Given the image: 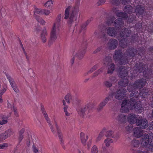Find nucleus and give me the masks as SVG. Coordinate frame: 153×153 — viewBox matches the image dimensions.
<instances>
[{"label": "nucleus", "mask_w": 153, "mask_h": 153, "mask_svg": "<svg viewBox=\"0 0 153 153\" xmlns=\"http://www.w3.org/2000/svg\"><path fill=\"white\" fill-rule=\"evenodd\" d=\"M129 109H135V110H137L140 112L143 110L139 102L133 100H124L122 104L121 110L126 112Z\"/></svg>", "instance_id": "1"}, {"label": "nucleus", "mask_w": 153, "mask_h": 153, "mask_svg": "<svg viewBox=\"0 0 153 153\" xmlns=\"http://www.w3.org/2000/svg\"><path fill=\"white\" fill-rule=\"evenodd\" d=\"M61 18V17L60 15H58L56 22L54 23L53 25L51 33V39L52 40L54 41L56 38L57 33L61 26L60 21Z\"/></svg>", "instance_id": "2"}, {"label": "nucleus", "mask_w": 153, "mask_h": 153, "mask_svg": "<svg viewBox=\"0 0 153 153\" xmlns=\"http://www.w3.org/2000/svg\"><path fill=\"white\" fill-rule=\"evenodd\" d=\"M128 120L130 124H134L136 123L138 125H140L142 128H145L148 126L147 122L145 119L140 120H137L136 116L130 114L128 117Z\"/></svg>", "instance_id": "3"}, {"label": "nucleus", "mask_w": 153, "mask_h": 153, "mask_svg": "<svg viewBox=\"0 0 153 153\" xmlns=\"http://www.w3.org/2000/svg\"><path fill=\"white\" fill-rule=\"evenodd\" d=\"M76 13L74 10H65V19H69V22H72L76 19Z\"/></svg>", "instance_id": "4"}, {"label": "nucleus", "mask_w": 153, "mask_h": 153, "mask_svg": "<svg viewBox=\"0 0 153 153\" xmlns=\"http://www.w3.org/2000/svg\"><path fill=\"white\" fill-rule=\"evenodd\" d=\"M142 144L146 147L151 148L153 146V134H149L148 138L144 139Z\"/></svg>", "instance_id": "5"}, {"label": "nucleus", "mask_w": 153, "mask_h": 153, "mask_svg": "<svg viewBox=\"0 0 153 153\" xmlns=\"http://www.w3.org/2000/svg\"><path fill=\"white\" fill-rule=\"evenodd\" d=\"M13 133L11 129H8L4 133H0V141L4 140L10 137Z\"/></svg>", "instance_id": "6"}, {"label": "nucleus", "mask_w": 153, "mask_h": 153, "mask_svg": "<svg viewBox=\"0 0 153 153\" xmlns=\"http://www.w3.org/2000/svg\"><path fill=\"white\" fill-rule=\"evenodd\" d=\"M113 96V94H110L106 97L99 105V109L102 108L106 105L109 101L112 99Z\"/></svg>", "instance_id": "7"}, {"label": "nucleus", "mask_w": 153, "mask_h": 153, "mask_svg": "<svg viewBox=\"0 0 153 153\" xmlns=\"http://www.w3.org/2000/svg\"><path fill=\"white\" fill-rule=\"evenodd\" d=\"M5 74L7 78L9 80L10 83L14 91L16 92H18L19 90L16 85L15 84L14 82L12 80L11 77L8 74L5 73Z\"/></svg>", "instance_id": "8"}, {"label": "nucleus", "mask_w": 153, "mask_h": 153, "mask_svg": "<svg viewBox=\"0 0 153 153\" xmlns=\"http://www.w3.org/2000/svg\"><path fill=\"white\" fill-rule=\"evenodd\" d=\"M42 112L43 115L44 116L45 119H46V120H47V122L49 124L50 127L51 129V130L52 132L53 133H55V131L53 129V126L51 124V123L50 119H49V118L48 117V115L47 114L46 111H45V110H42Z\"/></svg>", "instance_id": "9"}, {"label": "nucleus", "mask_w": 153, "mask_h": 153, "mask_svg": "<svg viewBox=\"0 0 153 153\" xmlns=\"http://www.w3.org/2000/svg\"><path fill=\"white\" fill-rule=\"evenodd\" d=\"M142 131L141 129L138 127L134 130V134L137 137H139L142 135Z\"/></svg>", "instance_id": "10"}, {"label": "nucleus", "mask_w": 153, "mask_h": 153, "mask_svg": "<svg viewBox=\"0 0 153 153\" xmlns=\"http://www.w3.org/2000/svg\"><path fill=\"white\" fill-rule=\"evenodd\" d=\"M123 89H121L117 91L115 94V98L118 99H122L124 96V92H122Z\"/></svg>", "instance_id": "11"}, {"label": "nucleus", "mask_w": 153, "mask_h": 153, "mask_svg": "<svg viewBox=\"0 0 153 153\" xmlns=\"http://www.w3.org/2000/svg\"><path fill=\"white\" fill-rule=\"evenodd\" d=\"M117 42L115 39H111L110 40L108 43V46L111 49H114L117 46Z\"/></svg>", "instance_id": "12"}, {"label": "nucleus", "mask_w": 153, "mask_h": 153, "mask_svg": "<svg viewBox=\"0 0 153 153\" xmlns=\"http://www.w3.org/2000/svg\"><path fill=\"white\" fill-rule=\"evenodd\" d=\"M129 0H120V1L118 0H112V3L116 5L117 6L120 4V3L122 4L126 5L128 3Z\"/></svg>", "instance_id": "13"}, {"label": "nucleus", "mask_w": 153, "mask_h": 153, "mask_svg": "<svg viewBox=\"0 0 153 153\" xmlns=\"http://www.w3.org/2000/svg\"><path fill=\"white\" fill-rule=\"evenodd\" d=\"M65 100H63L62 101V103L64 106L63 108L64 111L65 113V114L66 116H69L71 114V113L68 112V106L66 105V102Z\"/></svg>", "instance_id": "14"}, {"label": "nucleus", "mask_w": 153, "mask_h": 153, "mask_svg": "<svg viewBox=\"0 0 153 153\" xmlns=\"http://www.w3.org/2000/svg\"><path fill=\"white\" fill-rule=\"evenodd\" d=\"M50 12L49 10H35L34 12L35 14H39L40 15H48L50 14Z\"/></svg>", "instance_id": "15"}, {"label": "nucleus", "mask_w": 153, "mask_h": 153, "mask_svg": "<svg viewBox=\"0 0 153 153\" xmlns=\"http://www.w3.org/2000/svg\"><path fill=\"white\" fill-rule=\"evenodd\" d=\"M72 58L71 60V62L72 64H73L74 63V59L76 57H78L79 58H81L82 56L80 55L78 51H74L72 55Z\"/></svg>", "instance_id": "16"}, {"label": "nucleus", "mask_w": 153, "mask_h": 153, "mask_svg": "<svg viewBox=\"0 0 153 153\" xmlns=\"http://www.w3.org/2000/svg\"><path fill=\"white\" fill-rule=\"evenodd\" d=\"M64 99L67 103H70L72 100V96L70 93L67 94L64 97Z\"/></svg>", "instance_id": "17"}, {"label": "nucleus", "mask_w": 153, "mask_h": 153, "mask_svg": "<svg viewBox=\"0 0 153 153\" xmlns=\"http://www.w3.org/2000/svg\"><path fill=\"white\" fill-rule=\"evenodd\" d=\"M80 138L82 143L84 144L88 139V136L87 135H85L83 132H82L80 133Z\"/></svg>", "instance_id": "18"}, {"label": "nucleus", "mask_w": 153, "mask_h": 153, "mask_svg": "<svg viewBox=\"0 0 153 153\" xmlns=\"http://www.w3.org/2000/svg\"><path fill=\"white\" fill-rule=\"evenodd\" d=\"M106 131V129L104 128L100 132L96 139V142L99 141L101 140L102 137L104 136V133Z\"/></svg>", "instance_id": "19"}, {"label": "nucleus", "mask_w": 153, "mask_h": 153, "mask_svg": "<svg viewBox=\"0 0 153 153\" xmlns=\"http://www.w3.org/2000/svg\"><path fill=\"white\" fill-rule=\"evenodd\" d=\"M107 33L108 34L111 36H113L115 35L116 31L113 28H109L107 30Z\"/></svg>", "instance_id": "20"}, {"label": "nucleus", "mask_w": 153, "mask_h": 153, "mask_svg": "<svg viewBox=\"0 0 153 153\" xmlns=\"http://www.w3.org/2000/svg\"><path fill=\"white\" fill-rule=\"evenodd\" d=\"M114 78H112L110 79V81H105L104 82V85L108 87H110L112 85V84L111 82H112L114 80Z\"/></svg>", "instance_id": "21"}, {"label": "nucleus", "mask_w": 153, "mask_h": 153, "mask_svg": "<svg viewBox=\"0 0 153 153\" xmlns=\"http://www.w3.org/2000/svg\"><path fill=\"white\" fill-rule=\"evenodd\" d=\"M117 119L119 121L124 122L126 120V117L123 114H122L119 115Z\"/></svg>", "instance_id": "22"}, {"label": "nucleus", "mask_w": 153, "mask_h": 153, "mask_svg": "<svg viewBox=\"0 0 153 153\" xmlns=\"http://www.w3.org/2000/svg\"><path fill=\"white\" fill-rule=\"evenodd\" d=\"M113 142L112 139L110 138H107L104 140V142L105 144V145L107 147H109L110 144Z\"/></svg>", "instance_id": "23"}, {"label": "nucleus", "mask_w": 153, "mask_h": 153, "mask_svg": "<svg viewBox=\"0 0 153 153\" xmlns=\"http://www.w3.org/2000/svg\"><path fill=\"white\" fill-rule=\"evenodd\" d=\"M47 34L46 31H45L41 35V38L42 40V42L43 43L45 42L46 40V39L45 36L47 35Z\"/></svg>", "instance_id": "24"}, {"label": "nucleus", "mask_w": 153, "mask_h": 153, "mask_svg": "<svg viewBox=\"0 0 153 153\" xmlns=\"http://www.w3.org/2000/svg\"><path fill=\"white\" fill-rule=\"evenodd\" d=\"M7 107L8 108L10 109L11 110H13V108L14 107L13 102L9 100L7 101Z\"/></svg>", "instance_id": "25"}, {"label": "nucleus", "mask_w": 153, "mask_h": 153, "mask_svg": "<svg viewBox=\"0 0 153 153\" xmlns=\"http://www.w3.org/2000/svg\"><path fill=\"white\" fill-rule=\"evenodd\" d=\"M88 108V106L81 108L79 111V113L80 115H82L86 111Z\"/></svg>", "instance_id": "26"}, {"label": "nucleus", "mask_w": 153, "mask_h": 153, "mask_svg": "<svg viewBox=\"0 0 153 153\" xmlns=\"http://www.w3.org/2000/svg\"><path fill=\"white\" fill-rule=\"evenodd\" d=\"M114 70V64H111L109 65L108 71V73H111L113 72Z\"/></svg>", "instance_id": "27"}, {"label": "nucleus", "mask_w": 153, "mask_h": 153, "mask_svg": "<svg viewBox=\"0 0 153 153\" xmlns=\"http://www.w3.org/2000/svg\"><path fill=\"white\" fill-rule=\"evenodd\" d=\"M53 4V1L52 0H49L48 1L44 4V6L47 7H48L51 6Z\"/></svg>", "instance_id": "28"}, {"label": "nucleus", "mask_w": 153, "mask_h": 153, "mask_svg": "<svg viewBox=\"0 0 153 153\" xmlns=\"http://www.w3.org/2000/svg\"><path fill=\"white\" fill-rule=\"evenodd\" d=\"M80 0H76L75 2V6L74 7V10H77L79 8V6L80 4Z\"/></svg>", "instance_id": "29"}, {"label": "nucleus", "mask_w": 153, "mask_h": 153, "mask_svg": "<svg viewBox=\"0 0 153 153\" xmlns=\"http://www.w3.org/2000/svg\"><path fill=\"white\" fill-rule=\"evenodd\" d=\"M132 144L133 146L135 147L138 146L139 144V142L137 140H134L132 141Z\"/></svg>", "instance_id": "30"}, {"label": "nucleus", "mask_w": 153, "mask_h": 153, "mask_svg": "<svg viewBox=\"0 0 153 153\" xmlns=\"http://www.w3.org/2000/svg\"><path fill=\"white\" fill-rule=\"evenodd\" d=\"M105 1V0H98L97 4L98 6L100 5L104 4Z\"/></svg>", "instance_id": "31"}, {"label": "nucleus", "mask_w": 153, "mask_h": 153, "mask_svg": "<svg viewBox=\"0 0 153 153\" xmlns=\"http://www.w3.org/2000/svg\"><path fill=\"white\" fill-rule=\"evenodd\" d=\"M56 132L58 134V136L59 138H61L62 137V132L59 129H57Z\"/></svg>", "instance_id": "32"}, {"label": "nucleus", "mask_w": 153, "mask_h": 153, "mask_svg": "<svg viewBox=\"0 0 153 153\" xmlns=\"http://www.w3.org/2000/svg\"><path fill=\"white\" fill-rule=\"evenodd\" d=\"M1 149H4L7 147L8 145L7 143H4L0 144Z\"/></svg>", "instance_id": "33"}, {"label": "nucleus", "mask_w": 153, "mask_h": 153, "mask_svg": "<svg viewBox=\"0 0 153 153\" xmlns=\"http://www.w3.org/2000/svg\"><path fill=\"white\" fill-rule=\"evenodd\" d=\"M38 22H40L43 25L45 23V21L41 18H39L37 19Z\"/></svg>", "instance_id": "34"}, {"label": "nucleus", "mask_w": 153, "mask_h": 153, "mask_svg": "<svg viewBox=\"0 0 153 153\" xmlns=\"http://www.w3.org/2000/svg\"><path fill=\"white\" fill-rule=\"evenodd\" d=\"M32 150L33 152L35 153H37L38 151L37 148L34 146H33L32 147Z\"/></svg>", "instance_id": "35"}, {"label": "nucleus", "mask_w": 153, "mask_h": 153, "mask_svg": "<svg viewBox=\"0 0 153 153\" xmlns=\"http://www.w3.org/2000/svg\"><path fill=\"white\" fill-rule=\"evenodd\" d=\"M7 121L6 120H4L1 121H0V125L6 123Z\"/></svg>", "instance_id": "36"}, {"label": "nucleus", "mask_w": 153, "mask_h": 153, "mask_svg": "<svg viewBox=\"0 0 153 153\" xmlns=\"http://www.w3.org/2000/svg\"><path fill=\"white\" fill-rule=\"evenodd\" d=\"M13 112H14V114L16 115H17L18 113H17V110L16 108L14 107L13 108Z\"/></svg>", "instance_id": "37"}, {"label": "nucleus", "mask_w": 153, "mask_h": 153, "mask_svg": "<svg viewBox=\"0 0 153 153\" xmlns=\"http://www.w3.org/2000/svg\"><path fill=\"white\" fill-rule=\"evenodd\" d=\"M72 8L71 6L69 4H66V6L65 10H69Z\"/></svg>", "instance_id": "38"}, {"label": "nucleus", "mask_w": 153, "mask_h": 153, "mask_svg": "<svg viewBox=\"0 0 153 153\" xmlns=\"http://www.w3.org/2000/svg\"><path fill=\"white\" fill-rule=\"evenodd\" d=\"M25 131V129L24 128H22L21 129L19 132V134H22Z\"/></svg>", "instance_id": "39"}, {"label": "nucleus", "mask_w": 153, "mask_h": 153, "mask_svg": "<svg viewBox=\"0 0 153 153\" xmlns=\"http://www.w3.org/2000/svg\"><path fill=\"white\" fill-rule=\"evenodd\" d=\"M125 8L126 10H131V7L130 5H127L125 7Z\"/></svg>", "instance_id": "40"}, {"label": "nucleus", "mask_w": 153, "mask_h": 153, "mask_svg": "<svg viewBox=\"0 0 153 153\" xmlns=\"http://www.w3.org/2000/svg\"><path fill=\"white\" fill-rule=\"evenodd\" d=\"M24 136L22 134H19V139L20 140H21L23 139Z\"/></svg>", "instance_id": "41"}, {"label": "nucleus", "mask_w": 153, "mask_h": 153, "mask_svg": "<svg viewBox=\"0 0 153 153\" xmlns=\"http://www.w3.org/2000/svg\"><path fill=\"white\" fill-rule=\"evenodd\" d=\"M119 55L116 52H115V55H114V59H115V60H116V57H119Z\"/></svg>", "instance_id": "42"}, {"label": "nucleus", "mask_w": 153, "mask_h": 153, "mask_svg": "<svg viewBox=\"0 0 153 153\" xmlns=\"http://www.w3.org/2000/svg\"><path fill=\"white\" fill-rule=\"evenodd\" d=\"M142 82H139L138 83L136 82V85H137V86L138 87H139L140 85H142Z\"/></svg>", "instance_id": "43"}, {"label": "nucleus", "mask_w": 153, "mask_h": 153, "mask_svg": "<svg viewBox=\"0 0 153 153\" xmlns=\"http://www.w3.org/2000/svg\"><path fill=\"white\" fill-rule=\"evenodd\" d=\"M55 125L56 127V128L57 129H59V127L58 126L57 123L56 121L55 122Z\"/></svg>", "instance_id": "44"}, {"label": "nucleus", "mask_w": 153, "mask_h": 153, "mask_svg": "<svg viewBox=\"0 0 153 153\" xmlns=\"http://www.w3.org/2000/svg\"><path fill=\"white\" fill-rule=\"evenodd\" d=\"M119 85H121V86H124L125 85H123V83H122L121 84V83H120V82H119Z\"/></svg>", "instance_id": "45"}, {"label": "nucleus", "mask_w": 153, "mask_h": 153, "mask_svg": "<svg viewBox=\"0 0 153 153\" xmlns=\"http://www.w3.org/2000/svg\"><path fill=\"white\" fill-rule=\"evenodd\" d=\"M34 10H38V9L36 8V7H35Z\"/></svg>", "instance_id": "46"}, {"label": "nucleus", "mask_w": 153, "mask_h": 153, "mask_svg": "<svg viewBox=\"0 0 153 153\" xmlns=\"http://www.w3.org/2000/svg\"><path fill=\"white\" fill-rule=\"evenodd\" d=\"M139 152L140 153H143V152Z\"/></svg>", "instance_id": "47"}, {"label": "nucleus", "mask_w": 153, "mask_h": 153, "mask_svg": "<svg viewBox=\"0 0 153 153\" xmlns=\"http://www.w3.org/2000/svg\"><path fill=\"white\" fill-rule=\"evenodd\" d=\"M152 116H153V111H152Z\"/></svg>", "instance_id": "48"}, {"label": "nucleus", "mask_w": 153, "mask_h": 153, "mask_svg": "<svg viewBox=\"0 0 153 153\" xmlns=\"http://www.w3.org/2000/svg\"><path fill=\"white\" fill-rule=\"evenodd\" d=\"M119 57H118H118H117V58H119Z\"/></svg>", "instance_id": "49"}, {"label": "nucleus", "mask_w": 153, "mask_h": 153, "mask_svg": "<svg viewBox=\"0 0 153 153\" xmlns=\"http://www.w3.org/2000/svg\"><path fill=\"white\" fill-rule=\"evenodd\" d=\"M122 64V65H125V64H123H123Z\"/></svg>", "instance_id": "50"}, {"label": "nucleus", "mask_w": 153, "mask_h": 153, "mask_svg": "<svg viewBox=\"0 0 153 153\" xmlns=\"http://www.w3.org/2000/svg\"><path fill=\"white\" fill-rule=\"evenodd\" d=\"M126 36H128V35H126Z\"/></svg>", "instance_id": "51"}, {"label": "nucleus", "mask_w": 153, "mask_h": 153, "mask_svg": "<svg viewBox=\"0 0 153 153\" xmlns=\"http://www.w3.org/2000/svg\"><path fill=\"white\" fill-rule=\"evenodd\" d=\"M121 35V36H123L122 35Z\"/></svg>", "instance_id": "52"}, {"label": "nucleus", "mask_w": 153, "mask_h": 153, "mask_svg": "<svg viewBox=\"0 0 153 153\" xmlns=\"http://www.w3.org/2000/svg\"><path fill=\"white\" fill-rule=\"evenodd\" d=\"M107 136V137H109V136Z\"/></svg>", "instance_id": "53"}]
</instances>
